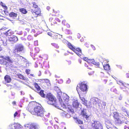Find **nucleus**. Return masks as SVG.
I'll return each instance as SVG.
<instances>
[{
	"label": "nucleus",
	"instance_id": "obj_48",
	"mask_svg": "<svg viewBox=\"0 0 129 129\" xmlns=\"http://www.w3.org/2000/svg\"><path fill=\"white\" fill-rule=\"evenodd\" d=\"M83 59H84V60L87 61V62H88V60L89 59H88L86 57H84Z\"/></svg>",
	"mask_w": 129,
	"mask_h": 129
},
{
	"label": "nucleus",
	"instance_id": "obj_4",
	"mask_svg": "<svg viewBox=\"0 0 129 129\" xmlns=\"http://www.w3.org/2000/svg\"><path fill=\"white\" fill-rule=\"evenodd\" d=\"M92 129H103L102 125L99 122L94 121L91 124Z\"/></svg>",
	"mask_w": 129,
	"mask_h": 129
},
{
	"label": "nucleus",
	"instance_id": "obj_59",
	"mask_svg": "<svg viewBox=\"0 0 129 129\" xmlns=\"http://www.w3.org/2000/svg\"><path fill=\"white\" fill-rule=\"evenodd\" d=\"M81 100L82 101V102L85 100L84 98H81Z\"/></svg>",
	"mask_w": 129,
	"mask_h": 129
},
{
	"label": "nucleus",
	"instance_id": "obj_52",
	"mask_svg": "<svg viewBox=\"0 0 129 129\" xmlns=\"http://www.w3.org/2000/svg\"><path fill=\"white\" fill-rule=\"evenodd\" d=\"M66 20H63L62 21V23L64 25L65 24V22H66Z\"/></svg>",
	"mask_w": 129,
	"mask_h": 129
},
{
	"label": "nucleus",
	"instance_id": "obj_1",
	"mask_svg": "<svg viewBox=\"0 0 129 129\" xmlns=\"http://www.w3.org/2000/svg\"><path fill=\"white\" fill-rule=\"evenodd\" d=\"M27 109L32 114L38 116L44 117L49 115L40 104L34 101L30 102Z\"/></svg>",
	"mask_w": 129,
	"mask_h": 129
},
{
	"label": "nucleus",
	"instance_id": "obj_21",
	"mask_svg": "<svg viewBox=\"0 0 129 129\" xmlns=\"http://www.w3.org/2000/svg\"><path fill=\"white\" fill-rule=\"evenodd\" d=\"M43 82L45 84L47 85V86L50 85V82L49 80L47 79H44L42 80Z\"/></svg>",
	"mask_w": 129,
	"mask_h": 129
},
{
	"label": "nucleus",
	"instance_id": "obj_51",
	"mask_svg": "<svg viewBox=\"0 0 129 129\" xmlns=\"http://www.w3.org/2000/svg\"><path fill=\"white\" fill-rule=\"evenodd\" d=\"M46 9L48 11H49L50 9V7L48 6H47L46 8Z\"/></svg>",
	"mask_w": 129,
	"mask_h": 129
},
{
	"label": "nucleus",
	"instance_id": "obj_39",
	"mask_svg": "<svg viewBox=\"0 0 129 129\" xmlns=\"http://www.w3.org/2000/svg\"><path fill=\"white\" fill-rule=\"evenodd\" d=\"M0 5L3 7H4V8H6V9H7V6L4 5V4L2 2H1L0 3Z\"/></svg>",
	"mask_w": 129,
	"mask_h": 129
},
{
	"label": "nucleus",
	"instance_id": "obj_47",
	"mask_svg": "<svg viewBox=\"0 0 129 129\" xmlns=\"http://www.w3.org/2000/svg\"><path fill=\"white\" fill-rule=\"evenodd\" d=\"M54 128L55 129H59V127L56 124L54 125Z\"/></svg>",
	"mask_w": 129,
	"mask_h": 129
},
{
	"label": "nucleus",
	"instance_id": "obj_41",
	"mask_svg": "<svg viewBox=\"0 0 129 129\" xmlns=\"http://www.w3.org/2000/svg\"><path fill=\"white\" fill-rule=\"evenodd\" d=\"M66 33H67L68 34H71V32L70 31V30L69 29H67L66 28L65 29Z\"/></svg>",
	"mask_w": 129,
	"mask_h": 129
},
{
	"label": "nucleus",
	"instance_id": "obj_56",
	"mask_svg": "<svg viewBox=\"0 0 129 129\" xmlns=\"http://www.w3.org/2000/svg\"><path fill=\"white\" fill-rule=\"evenodd\" d=\"M84 66L85 67L88 68V65L86 63H85L84 64Z\"/></svg>",
	"mask_w": 129,
	"mask_h": 129
},
{
	"label": "nucleus",
	"instance_id": "obj_17",
	"mask_svg": "<svg viewBox=\"0 0 129 129\" xmlns=\"http://www.w3.org/2000/svg\"><path fill=\"white\" fill-rule=\"evenodd\" d=\"M13 125L15 129H23V127L21 125L18 124L17 123L14 124Z\"/></svg>",
	"mask_w": 129,
	"mask_h": 129
},
{
	"label": "nucleus",
	"instance_id": "obj_22",
	"mask_svg": "<svg viewBox=\"0 0 129 129\" xmlns=\"http://www.w3.org/2000/svg\"><path fill=\"white\" fill-rule=\"evenodd\" d=\"M67 46L70 49L73 51L75 48L73 46L72 44L69 42H68L67 44Z\"/></svg>",
	"mask_w": 129,
	"mask_h": 129
},
{
	"label": "nucleus",
	"instance_id": "obj_42",
	"mask_svg": "<svg viewBox=\"0 0 129 129\" xmlns=\"http://www.w3.org/2000/svg\"><path fill=\"white\" fill-rule=\"evenodd\" d=\"M83 104L86 106H87V101L85 100L83 102Z\"/></svg>",
	"mask_w": 129,
	"mask_h": 129
},
{
	"label": "nucleus",
	"instance_id": "obj_54",
	"mask_svg": "<svg viewBox=\"0 0 129 129\" xmlns=\"http://www.w3.org/2000/svg\"><path fill=\"white\" fill-rule=\"evenodd\" d=\"M61 129H66V128L65 126H62L61 127Z\"/></svg>",
	"mask_w": 129,
	"mask_h": 129
},
{
	"label": "nucleus",
	"instance_id": "obj_11",
	"mask_svg": "<svg viewBox=\"0 0 129 129\" xmlns=\"http://www.w3.org/2000/svg\"><path fill=\"white\" fill-rule=\"evenodd\" d=\"M73 51L80 57L82 54L81 50L79 48H77L76 49L75 48Z\"/></svg>",
	"mask_w": 129,
	"mask_h": 129
},
{
	"label": "nucleus",
	"instance_id": "obj_44",
	"mask_svg": "<svg viewBox=\"0 0 129 129\" xmlns=\"http://www.w3.org/2000/svg\"><path fill=\"white\" fill-rule=\"evenodd\" d=\"M33 7L35 8H36L38 7V5L35 3H33Z\"/></svg>",
	"mask_w": 129,
	"mask_h": 129
},
{
	"label": "nucleus",
	"instance_id": "obj_46",
	"mask_svg": "<svg viewBox=\"0 0 129 129\" xmlns=\"http://www.w3.org/2000/svg\"><path fill=\"white\" fill-rule=\"evenodd\" d=\"M47 34L48 35L51 37H53V34H52V33L51 32H48L47 33Z\"/></svg>",
	"mask_w": 129,
	"mask_h": 129
},
{
	"label": "nucleus",
	"instance_id": "obj_10",
	"mask_svg": "<svg viewBox=\"0 0 129 129\" xmlns=\"http://www.w3.org/2000/svg\"><path fill=\"white\" fill-rule=\"evenodd\" d=\"M99 100L97 98H93L91 99V102L94 105L96 106L97 105L100 106L101 103L99 102Z\"/></svg>",
	"mask_w": 129,
	"mask_h": 129
},
{
	"label": "nucleus",
	"instance_id": "obj_28",
	"mask_svg": "<svg viewBox=\"0 0 129 129\" xmlns=\"http://www.w3.org/2000/svg\"><path fill=\"white\" fill-rule=\"evenodd\" d=\"M44 91L41 90L38 92L41 96L43 98H45V94L44 93Z\"/></svg>",
	"mask_w": 129,
	"mask_h": 129
},
{
	"label": "nucleus",
	"instance_id": "obj_38",
	"mask_svg": "<svg viewBox=\"0 0 129 129\" xmlns=\"http://www.w3.org/2000/svg\"><path fill=\"white\" fill-rule=\"evenodd\" d=\"M3 41L2 40H0V51L2 50V48L1 46L3 45Z\"/></svg>",
	"mask_w": 129,
	"mask_h": 129
},
{
	"label": "nucleus",
	"instance_id": "obj_64",
	"mask_svg": "<svg viewBox=\"0 0 129 129\" xmlns=\"http://www.w3.org/2000/svg\"><path fill=\"white\" fill-rule=\"evenodd\" d=\"M108 129H113V128H111V127H110L108 128Z\"/></svg>",
	"mask_w": 129,
	"mask_h": 129
},
{
	"label": "nucleus",
	"instance_id": "obj_37",
	"mask_svg": "<svg viewBox=\"0 0 129 129\" xmlns=\"http://www.w3.org/2000/svg\"><path fill=\"white\" fill-rule=\"evenodd\" d=\"M40 51L39 48L38 47H36L35 48V53H38Z\"/></svg>",
	"mask_w": 129,
	"mask_h": 129
},
{
	"label": "nucleus",
	"instance_id": "obj_49",
	"mask_svg": "<svg viewBox=\"0 0 129 129\" xmlns=\"http://www.w3.org/2000/svg\"><path fill=\"white\" fill-rule=\"evenodd\" d=\"M66 27L67 28H69L70 27V25L69 24L67 23L66 25Z\"/></svg>",
	"mask_w": 129,
	"mask_h": 129
},
{
	"label": "nucleus",
	"instance_id": "obj_20",
	"mask_svg": "<svg viewBox=\"0 0 129 129\" xmlns=\"http://www.w3.org/2000/svg\"><path fill=\"white\" fill-rule=\"evenodd\" d=\"M53 12L55 14V16H58L59 15L60 11L56 9H53Z\"/></svg>",
	"mask_w": 129,
	"mask_h": 129
},
{
	"label": "nucleus",
	"instance_id": "obj_58",
	"mask_svg": "<svg viewBox=\"0 0 129 129\" xmlns=\"http://www.w3.org/2000/svg\"><path fill=\"white\" fill-rule=\"evenodd\" d=\"M30 76H31L33 77H35L34 75V74H30Z\"/></svg>",
	"mask_w": 129,
	"mask_h": 129
},
{
	"label": "nucleus",
	"instance_id": "obj_53",
	"mask_svg": "<svg viewBox=\"0 0 129 129\" xmlns=\"http://www.w3.org/2000/svg\"><path fill=\"white\" fill-rule=\"evenodd\" d=\"M55 20L57 21H58V22H60V21L59 20V19L57 18H55Z\"/></svg>",
	"mask_w": 129,
	"mask_h": 129
},
{
	"label": "nucleus",
	"instance_id": "obj_15",
	"mask_svg": "<svg viewBox=\"0 0 129 129\" xmlns=\"http://www.w3.org/2000/svg\"><path fill=\"white\" fill-rule=\"evenodd\" d=\"M80 114L82 116L85 117L86 119L89 117V116L87 115L86 112L84 109H83L81 111Z\"/></svg>",
	"mask_w": 129,
	"mask_h": 129
},
{
	"label": "nucleus",
	"instance_id": "obj_7",
	"mask_svg": "<svg viewBox=\"0 0 129 129\" xmlns=\"http://www.w3.org/2000/svg\"><path fill=\"white\" fill-rule=\"evenodd\" d=\"M79 86L78 85L77 87V89L78 88H80V90L83 91H85L87 89V85L84 83H80L78 84Z\"/></svg>",
	"mask_w": 129,
	"mask_h": 129
},
{
	"label": "nucleus",
	"instance_id": "obj_19",
	"mask_svg": "<svg viewBox=\"0 0 129 129\" xmlns=\"http://www.w3.org/2000/svg\"><path fill=\"white\" fill-rule=\"evenodd\" d=\"M113 116L114 120L120 117L119 115V114L117 112H114L113 113Z\"/></svg>",
	"mask_w": 129,
	"mask_h": 129
},
{
	"label": "nucleus",
	"instance_id": "obj_31",
	"mask_svg": "<svg viewBox=\"0 0 129 129\" xmlns=\"http://www.w3.org/2000/svg\"><path fill=\"white\" fill-rule=\"evenodd\" d=\"M105 70L108 71L110 69V66L108 64H106L103 66Z\"/></svg>",
	"mask_w": 129,
	"mask_h": 129
},
{
	"label": "nucleus",
	"instance_id": "obj_57",
	"mask_svg": "<svg viewBox=\"0 0 129 129\" xmlns=\"http://www.w3.org/2000/svg\"><path fill=\"white\" fill-rule=\"evenodd\" d=\"M47 129H53L52 127L51 126H48Z\"/></svg>",
	"mask_w": 129,
	"mask_h": 129
},
{
	"label": "nucleus",
	"instance_id": "obj_34",
	"mask_svg": "<svg viewBox=\"0 0 129 129\" xmlns=\"http://www.w3.org/2000/svg\"><path fill=\"white\" fill-rule=\"evenodd\" d=\"M18 76L19 78L23 80H25V77L21 74H19L18 75Z\"/></svg>",
	"mask_w": 129,
	"mask_h": 129
},
{
	"label": "nucleus",
	"instance_id": "obj_14",
	"mask_svg": "<svg viewBox=\"0 0 129 129\" xmlns=\"http://www.w3.org/2000/svg\"><path fill=\"white\" fill-rule=\"evenodd\" d=\"M34 86L35 88V90L37 92H38L41 89L40 87L36 83H35L34 84Z\"/></svg>",
	"mask_w": 129,
	"mask_h": 129
},
{
	"label": "nucleus",
	"instance_id": "obj_45",
	"mask_svg": "<svg viewBox=\"0 0 129 129\" xmlns=\"http://www.w3.org/2000/svg\"><path fill=\"white\" fill-rule=\"evenodd\" d=\"M30 31V29L28 28H27L25 29V32L26 33V35L27 34V33H28Z\"/></svg>",
	"mask_w": 129,
	"mask_h": 129
},
{
	"label": "nucleus",
	"instance_id": "obj_36",
	"mask_svg": "<svg viewBox=\"0 0 129 129\" xmlns=\"http://www.w3.org/2000/svg\"><path fill=\"white\" fill-rule=\"evenodd\" d=\"M51 45L55 48H59V46L58 44L55 43H52Z\"/></svg>",
	"mask_w": 129,
	"mask_h": 129
},
{
	"label": "nucleus",
	"instance_id": "obj_6",
	"mask_svg": "<svg viewBox=\"0 0 129 129\" xmlns=\"http://www.w3.org/2000/svg\"><path fill=\"white\" fill-rule=\"evenodd\" d=\"M126 119L125 117H120L115 120V121L116 123L120 124L122 123H123L124 122L125 123H127L126 121Z\"/></svg>",
	"mask_w": 129,
	"mask_h": 129
},
{
	"label": "nucleus",
	"instance_id": "obj_30",
	"mask_svg": "<svg viewBox=\"0 0 129 129\" xmlns=\"http://www.w3.org/2000/svg\"><path fill=\"white\" fill-rule=\"evenodd\" d=\"M75 119L76 121V122L78 123V124H83V121L77 117L75 118Z\"/></svg>",
	"mask_w": 129,
	"mask_h": 129
},
{
	"label": "nucleus",
	"instance_id": "obj_25",
	"mask_svg": "<svg viewBox=\"0 0 129 129\" xmlns=\"http://www.w3.org/2000/svg\"><path fill=\"white\" fill-rule=\"evenodd\" d=\"M15 57V59H16V60L17 61H19L21 59V58L22 57V58H23V57L20 55L19 54H17L16 56H14Z\"/></svg>",
	"mask_w": 129,
	"mask_h": 129
},
{
	"label": "nucleus",
	"instance_id": "obj_18",
	"mask_svg": "<svg viewBox=\"0 0 129 129\" xmlns=\"http://www.w3.org/2000/svg\"><path fill=\"white\" fill-rule=\"evenodd\" d=\"M79 104L77 100H75L72 103V105L74 107L77 108L78 107Z\"/></svg>",
	"mask_w": 129,
	"mask_h": 129
},
{
	"label": "nucleus",
	"instance_id": "obj_23",
	"mask_svg": "<svg viewBox=\"0 0 129 129\" xmlns=\"http://www.w3.org/2000/svg\"><path fill=\"white\" fill-rule=\"evenodd\" d=\"M14 34V32L12 30H9L6 32L5 34L7 36H10Z\"/></svg>",
	"mask_w": 129,
	"mask_h": 129
},
{
	"label": "nucleus",
	"instance_id": "obj_27",
	"mask_svg": "<svg viewBox=\"0 0 129 129\" xmlns=\"http://www.w3.org/2000/svg\"><path fill=\"white\" fill-rule=\"evenodd\" d=\"M17 16V14L16 13L13 12L10 13L9 14V16L11 17H16Z\"/></svg>",
	"mask_w": 129,
	"mask_h": 129
},
{
	"label": "nucleus",
	"instance_id": "obj_26",
	"mask_svg": "<svg viewBox=\"0 0 129 129\" xmlns=\"http://www.w3.org/2000/svg\"><path fill=\"white\" fill-rule=\"evenodd\" d=\"M49 20L51 22V23L52 25L57 23L56 21L55 20V18L51 17L49 18Z\"/></svg>",
	"mask_w": 129,
	"mask_h": 129
},
{
	"label": "nucleus",
	"instance_id": "obj_33",
	"mask_svg": "<svg viewBox=\"0 0 129 129\" xmlns=\"http://www.w3.org/2000/svg\"><path fill=\"white\" fill-rule=\"evenodd\" d=\"M88 69L90 70H91V71H88V73L89 75H92L94 73V71L92 70L91 68H88Z\"/></svg>",
	"mask_w": 129,
	"mask_h": 129
},
{
	"label": "nucleus",
	"instance_id": "obj_3",
	"mask_svg": "<svg viewBox=\"0 0 129 129\" xmlns=\"http://www.w3.org/2000/svg\"><path fill=\"white\" fill-rule=\"evenodd\" d=\"M0 58L3 59H0V64L6 66L9 63H12L13 62V61L9 56L4 57L3 56H0Z\"/></svg>",
	"mask_w": 129,
	"mask_h": 129
},
{
	"label": "nucleus",
	"instance_id": "obj_55",
	"mask_svg": "<svg viewBox=\"0 0 129 129\" xmlns=\"http://www.w3.org/2000/svg\"><path fill=\"white\" fill-rule=\"evenodd\" d=\"M16 102L15 101H13L12 102V104L13 105H16Z\"/></svg>",
	"mask_w": 129,
	"mask_h": 129
},
{
	"label": "nucleus",
	"instance_id": "obj_61",
	"mask_svg": "<svg viewBox=\"0 0 129 129\" xmlns=\"http://www.w3.org/2000/svg\"><path fill=\"white\" fill-rule=\"evenodd\" d=\"M22 31H21L20 32V33L19 34L20 35H22Z\"/></svg>",
	"mask_w": 129,
	"mask_h": 129
},
{
	"label": "nucleus",
	"instance_id": "obj_62",
	"mask_svg": "<svg viewBox=\"0 0 129 129\" xmlns=\"http://www.w3.org/2000/svg\"><path fill=\"white\" fill-rule=\"evenodd\" d=\"M104 81H105V83H106L107 82V80H104Z\"/></svg>",
	"mask_w": 129,
	"mask_h": 129
},
{
	"label": "nucleus",
	"instance_id": "obj_32",
	"mask_svg": "<svg viewBox=\"0 0 129 129\" xmlns=\"http://www.w3.org/2000/svg\"><path fill=\"white\" fill-rule=\"evenodd\" d=\"M35 15H36V17H37L38 15H40L41 14V11L40 10L38 9L37 11H36L34 12Z\"/></svg>",
	"mask_w": 129,
	"mask_h": 129
},
{
	"label": "nucleus",
	"instance_id": "obj_8",
	"mask_svg": "<svg viewBox=\"0 0 129 129\" xmlns=\"http://www.w3.org/2000/svg\"><path fill=\"white\" fill-rule=\"evenodd\" d=\"M26 129H37L38 126L34 124L29 123L25 125Z\"/></svg>",
	"mask_w": 129,
	"mask_h": 129
},
{
	"label": "nucleus",
	"instance_id": "obj_40",
	"mask_svg": "<svg viewBox=\"0 0 129 129\" xmlns=\"http://www.w3.org/2000/svg\"><path fill=\"white\" fill-rule=\"evenodd\" d=\"M30 69H27L25 70V72L27 75L30 74Z\"/></svg>",
	"mask_w": 129,
	"mask_h": 129
},
{
	"label": "nucleus",
	"instance_id": "obj_12",
	"mask_svg": "<svg viewBox=\"0 0 129 129\" xmlns=\"http://www.w3.org/2000/svg\"><path fill=\"white\" fill-rule=\"evenodd\" d=\"M8 40L10 41L13 42L14 43H16L18 41V39L17 37L13 35L9 37Z\"/></svg>",
	"mask_w": 129,
	"mask_h": 129
},
{
	"label": "nucleus",
	"instance_id": "obj_24",
	"mask_svg": "<svg viewBox=\"0 0 129 129\" xmlns=\"http://www.w3.org/2000/svg\"><path fill=\"white\" fill-rule=\"evenodd\" d=\"M62 98L64 101L68 100L69 99V96L66 94H64L62 96Z\"/></svg>",
	"mask_w": 129,
	"mask_h": 129
},
{
	"label": "nucleus",
	"instance_id": "obj_35",
	"mask_svg": "<svg viewBox=\"0 0 129 129\" xmlns=\"http://www.w3.org/2000/svg\"><path fill=\"white\" fill-rule=\"evenodd\" d=\"M36 31L34 29H32L31 32V33L32 35L34 36L35 37H36L37 36V35L35 34Z\"/></svg>",
	"mask_w": 129,
	"mask_h": 129
},
{
	"label": "nucleus",
	"instance_id": "obj_5",
	"mask_svg": "<svg viewBox=\"0 0 129 129\" xmlns=\"http://www.w3.org/2000/svg\"><path fill=\"white\" fill-rule=\"evenodd\" d=\"M24 49V47L21 44H19L16 45L15 46L14 50V53H18L22 51Z\"/></svg>",
	"mask_w": 129,
	"mask_h": 129
},
{
	"label": "nucleus",
	"instance_id": "obj_50",
	"mask_svg": "<svg viewBox=\"0 0 129 129\" xmlns=\"http://www.w3.org/2000/svg\"><path fill=\"white\" fill-rule=\"evenodd\" d=\"M18 114V113L17 112H16L14 114V117H16L17 115Z\"/></svg>",
	"mask_w": 129,
	"mask_h": 129
},
{
	"label": "nucleus",
	"instance_id": "obj_2",
	"mask_svg": "<svg viewBox=\"0 0 129 129\" xmlns=\"http://www.w3.org/2000/svg\"><path fill=\"white\" fill-rule=\"evenodd\" d=\"M46 98L47 101V103L49 104L54 105L56 103V98L51 93H48L47 94Z\"/></svg>",
	"mask_w": 129,
	"mask_h": 129
},
{
	"label": "nucleus",
	"instance_id": "obj_9",
	"mask_svg": "<svg viewBox=\"0 0 129 129\" xmlns=\"http://www.w3.org/2000/svg\"><path fill=\"white\" fill-rule=\"evenodd\" d=\"M62 110L67 114H73L74 113V110L68 107L63 108Z\"/></svg>",
	"mask_w": 129,
	"mask_h": 129
},
{
	"label": "nucleus",
	"instance_id": "obj_63",
	"mask_svg": "<svg viewBox=\"0 0 129 129\" xmlns=\"http://www.w3.org/2000/svg\"><path fill=\"white\" fill-rule=\"evenodd\" d=\"M63 113H61V115H62V116H63Z\"/></svg>",
	"mask_w": 129,
	"mask_h": 129
},
{
	"label": "nucleus",
	"instance_id": "obj_16",
	"mask_svg": "<svg viewBox=\"0 0 129 129\" xmlns=\"http://www.w3.org/2000/svg\"><path fill=\"white\" fill-rule=\"evenodd\" d=\"M4 79L6 82L7 83H10L11 79L10 76L7 75H6L4 77Z\"/></svg>",
	"mask_w": 129,
	"mask_h": 129
},
{
	"label": "nucleus",
	"instance_id": "obj_60",
	"mask_svg": "<svg viewBox=\"0 0 129 129\" xmlns=\"http://www.w3.org/2000/svg\"><path fill=\"white\" fill-rule=\"evenodd\" d=\"M37 44L38 43V42L37 41H35L34 42V44Z\"/></svg>",
	"mask_w": 129,
	"mask_h": 129
},
{
	"label": "nucleus",
	"instance_id": "obj_13",
	"mask_svg": "<svg viewBox=\"0 0 129 129\" xmlns=\"http://www.w3.org/2000/svg\"><path fill=\"white\" fill-rule=\"evenodd\" d=\"M87 62L90 64L91 63L94 64L98 67L99 66L100 64L99 62H95L93 59H89Z\"/></svg>",
	"mask_w": 129,
	"mask_h": 129
},
{
	"label": "nucleus",
	"instance_id": "obj_29",
	"mask_svg": "<svg viewBox=\"0 0 129 129\" xmlns=\"http://www.w3.org/2000/svg\"><path fill=\"white\" fill-rule=\"evenodd\" d=\"M20 12L23 14H25L27 13V11L24 8H21L19 9Z\"/></svg>",
	"mask_w": 129,
	"mask_h": 129
},
{
	"label": "nucleus",
	"instance_id": "obj_43",
	"mask_svg": "<svg viewBox=\"0 0 129 129\" xmlns=\"http://www.w3.org/2000/svg\"><path fill=\"white\" fill-rule=\"evenodd\" d=\"M27 39L29 40H31L33 39V37L30 35H29L28 36Z\"/></svg>",
	"mask_w": 129,
	"mask_h": 129
}]
</instances>
